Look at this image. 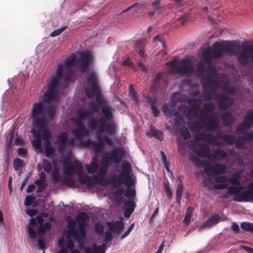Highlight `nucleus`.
Instances as JSON below:
<instances>
[{"mask_svg": "<svg viewBox=\"0 0 253 253\" xmlns=\"http://www.w3.org/2000/svg\"><path fill=\"white\" fill-rule=\"evenodd\" d=\"M239 48V45L235 43L224 41L222 42H216L213 45L211 49H206L202 53V57L205 63L208 65V70L213 76L217 77L221 80L228 82V78L224 74H219L216 68L212 65V59H217L222 57L226 52L229 55H234Z\"/></svg>", "mask_w": 253, "mask_h": 253, "instance_id": "f257e3e1", "label": "nucleus"}, {"mask_svg": "<svg viewBox=\"0 0 253 253\" xmlns=\"http://www.w3.org/2000/svg\"><path fill=\"white\" fill-rule=\"evenodd\" d=\"M31 118L35 126L42 133L41 137L44 143L50 142L51 132L48 129L49 122H52L55 115V108L53 106L44 107L43 103L39 101L33 104Z\"/></svg>", "mask_w": 253, "mask_h": 253, "instance_id": "f03ea898", "label": "nucleus"}, {"mask_svg": "<svg viewBox=\"0 0 253 253\" xmlns=\"http://www.w3.org/2000/svg\"><path fill=\"white\" fill-rule=\"evenodd\" d=\"M72 70H65L62 64L58 65L55 76L51 77L49 83L47 84V90L42 96V100L45 103H50L55 98L58 87L60 85V80L70 81L72 78Z\"/></svg>", "mask_w": 253, "mask_h": 253, "instance_id": "7ed1b4c3", "label": "nucleus"}, {"mask_svg": "<svg viewBox=\"0 0 253 253\" xmlns=\"http://www.w3.org/2000/svg\"><path fill=\"white\" fill-rule=\"evenodd\" d=\"M130 171V165L128 163H123L122 164L121 173L111 181L113 186L118 188L120 187L123 183L127 187L133 186L135 181L129 175Z\"/></svg>", "mask_w": 253, "mask_h": 253, "instance_id": "20e7f679", "label": "nucleus"}, {"mask_svg": "<svg viewBox=\"0 0 253 253\" xmlns=\"http://www.w3.org/2000/svg\"><path fill=\"white\" fill-rule=\"evenodd\" d=\"M107 122L104 118H101L97 120L92 119L88 122V126L91 129L97 130L99 134L106 131L109 134H113L115 131V126L113 122Z\"/></svg>", "mask_w": 253, "mask_h": 253, "instance_id": "39448f33", "label": "nucleus"}, {"mask_svg": "<svg viewBox=\"0 0 253 253\" xmlns=\"http://www.w3.org/2000/svg\"><path fill=\"white\" fill-rule=\"evenodd\" d=\"M75 222L74 220L69 221L68 224V236L72 237L76 242L81 245L84 243L86 236V230L84 226L82 224L78 229L75 230Z\"/></svg>", "mask_w": 253, "mask_h": 253, "instance_id": "423d86ee", "label": "nucleus"}, {"mask_svg": "<svg viewBox=\"0 0 253 253\" xmlns=\"http://www.w3.org/2000/svg\"><path fill=\"white\" fill-rule=\"evenodd\" d=\"M109 231L104 234V242H110L113 239L114 235H119L124 229V224L122 221H115L114 222L108 221L106 223Z\"/></svg>", "mask_w": 253, "mask_h": 253, "instance_id": "0eeeda50", "label": "nucleus"}, {"mask_svg": "<svg viewBox=\"0 0 253 253\" xmlns=\"http://www.w3.org/2000/svg\"><path fill=\"white\" fill-rule=\"evenodd\" d=\"M92 59V55L88 51H81L78 53L77 66L82 73H85L88 69Z\"/></svg>", "mask_w": 253, "mask_h": 253, "instance_id": "6e6552de", "label": "nucleus"}, {"mask_svg": "<svg viewBox=\"0 0 253 253\" xmlns=\"http://www.w3.org/2000/svg\"><path fill=\"white\" fill-rule=\"evenodd\" d=\"M220 82L217 78H213L209 74L201 78V84L204 90H210L212 93L218 90Z\"/></svg>", "mask_w": 253, "mask_h": 253, "instance_id": "1a4fd4ad", "label": "nucleus"}, {"mask_svg": "<svg viewBox=\"0 0 253 253\" xmlns=\"http://www.w3.org/2000/svg\"><path fill=\"white\" fill-rule=\"evenodd\" d=\"M83 167L80 162L70 160L67 161L63 167V169L66 175H72L73 173L78 174L82 172Z\"/></svg>", "mask_w": 253, "mask_h": 253, "instance_id": "9d476101", "label": "nucleus"}, {"mask_svg": "<svg viewBox=\"0 0 253 253\" xmlns=\"http://www.w3.org/2000/svg\"><path fill=\"white\" fill-rule=\"evenodd\" d=\"M252 121H253V112H251V110H248L243 122L237 126L236 132L237 133H245L246 131L252 126Z\"/></svg>", "mask_w": 253, "mask_h": 253, "instance_id": "9b49d317", "label": "nucleus"}, {"mask_svg": "<svg viewBox=\"0 0 253 253\" xmlns=\"http://www.w3.org/2000/svg\"><path fill=\"white\" fill-rule=\"evenodd\" d=\"M174 72L183 76H186L194 72V66L190 61L186 59H182L180 61V65L176 67Z\"/></svg>", "mask_w": 253, "mask_h": 253, "instance_id": "f8f14e48", "label": "nucleus"}, {"mask_svg": "<svg viewBox=\"0 0 253 253\" xmlns=\"http://www.w3.org/2000/svg\"><path fill=\"white\" fill-rule=\"evenodd\" d=\"M233 200L237 202H253V182L250 183L246 190L234 196Z\"/></svg>", "mask_w": 253, "mask_h": 253, "instance_id": "ddd939ff", "label": "nucleus"}, {"mask_svg": "<svg viewBox=\"0 0 253 253\" xmlns=\"http://www.w3.org/2000/svg\"><path fill=\"white\" fill-rule=\"evenodd\" d=\"M215 100L218 103L219 108L222 110H226L231 106L234 102L232 97L224 93L217 94Z\"/></svg>", "mask_w": 253, "mask_h": 253, "instance_id": "4468645a", "label": "nucleus"}, {"mask_svg": "<svg viewBox=\"0 0 253 253\" xmlns=\"http://www.w3.org/2000/svg\"><path fill=\"white\" fill-rule=\"evenodd\" d=\"M247 53L253 54V47L251 45H246L243 47L237 57L238 62L243 66L247 65L249 63L250 56Z\"/></svg>", "mask_w": 253, "mask_h": 253, "instance_id": "2eb2a0df", "label": "nucleus"}, {"mask_svg": "<svg viewBox=\"0 0 253 253\" xmlns=\"http://www.w3.org/2000/svg\"><path fill=\"white\" fill-rule=\"evenodd\" d=\"M190 160L194 163L196 166L199 168H204L205 172L208 175L213 172V167L212 168L211 164L208 161H203L195 156H191Z\"/></svg>", "mask_w": 253, "mask_h": 253, "instance_id": "dca6fc26", "label": "nucleus"}, {"mask_svg": "<svg viewBox=\"0 0 253 253\" xmlns=\"http://www.w3.org/2000/svg\"><path fill=\"white\" fill-rule=\"evenodd\" d=\"M92 114L91 111L86 109H81L77 113L75 118H71V120L74 124H83L84 121L89 119V117Z\"/></svg>", "mask_w": 253, "mask_h": 253, "instance_id": "f3484780", "label": "nucleus"}, {"mask_svg": "<svg viewBox=\"0 0 253 253\" xmlns=\"http://www.w3.org/2000/svg\"><path fill=\"white\" fill-rule=\"evenodd\" d=\"M74 124L76 127L72 129V133L77 139H81L87 134L88 131L83 124Z\"/></svg>", "mask_w": 253, "mask_h": 253, "instance_id": "a211bd4d", "label": "nucleus"}, {"mask_svg": "<svg viewBox=\"0 0 253 253\" xmlns=\"http://www.w3.org/2000/svg\"><path fill=\"white\" fill-rule=\"evenodd\" d=\"M214 180L218 184H214L213 188L215 189L221 190L225 189L228 187L227 183L228 177L225 175L217 176L214 177Z\"/></svg>", "mask_w": 253, "mask_h": 253, "instance_id": "6ab92c4d", "label": "nucleus"}, {"mask_svg": "<svg viewBox=\"0 0 253 253\" xmlns=\"http://www.w3.org/2000/svg\"><path fill=\"white\" fill-rule=\"evenodd\" d=\"M124 154L122 148H114L109 155V159L113 163H117L119 162Z\"/></svg>", "mask_w": 253, "mask_h": 253, "instance_id": "aec40b11", "label": "nucleus"}, {"mask_svg": "<svg viewBox=\"0 0 253 253\" xmlns=\"http://www.w3.org/2000/svg\"><path fill=\"white\" fill-rule=\"evenodd\" d=\"M100 91L101 90L99 83L91 84L90 87H87L85 89L86 96L89 98H92L96 94Z\"/></svg>", "mask_w": 253, "mask_h": 253, "instance_id": "412c9836", "label": "nucleus"}, {"mask_svg": "<svg viewBox=\"0 0 253 253\" xmlns=\"http://www.w3.org/2000/svg\"><path fill=\"white\" fill-rule=\"evenodd\" d=\"M194 152L200 157L206 158L210 152V148L205 143H200L198 148L194 150Z\"/></svg>", "mask_w": 253, "mask_h": 253, "instance_id": "4be33fe9", "label": "nucleus"}, {"mask_svg": "<svg viewBox=\"0 0 253 253\" xmlns=\"http://www.w3.org/2000/svg\"><path fill=\"white\" fill-rule=\"evenodd\" d=\"M195 138L198 141H206L210 143L215 142V137L211 134H208L205 132H201L195 136Z\"/></svg>", "mask_w": 253, "mask_h": 253, "instance_id": "5701e85b", "label": "nucleus"}, {"mask_svg": "<svg viewBox=\"0 0 253 253\" xmlns=\"http://www.w3.org/2000/svg\"><path fill=\"white\" fill-rule=\"evenodd\" d=\"M219 123L216 119L210 118L205 124V128L209 131H216L219 129Z\"/></svg>", "mask_w": 253, "mask_h": 253, "instance_id": "b1692460", "label": "nucleus"}, {"mask_svg": "<svg viewBox=\"0 0 253 253\" xmlns=\"http://www.w3.org/2000/svg\"><path fill=\"white\" fill-rule=\"evenodd\" d=\"M201 106L196 105V106H188L187 105H183L179 107V108L181 110H184V111L187 112V116L189 117L191 115H193L194 116H196L198 115V112L199 111V108Z\"/></svg>", "mask_w": 253, "mask_h": 253, "instance_id": "393cba45", "label": "nucleus"}, {"mask_svg": "<svg viewBox=\"0 0 253 253\" xmlns=\"http://www.w3.org/2000/svg\"><path fill=\"white\" fill-rule=\"evenodd\" d=\"M101 112L103 117L107 122H110L112 120L113 117V109L112 107L108 105L102 106Z\"/></svg>", "mask_w": 253, "mask_h": 253, "instance_id": "a878e982", "label": "nucleus"}, {"mask_svg": "<svg viewBox=\"0 0 253 253\" xmlns=\"http://www.w3.org/2000/svg\"><path fill=\"white\" fill-rule=\"evenodd\" d=\"M163 111L165 115L169 118H171L173 116L178 117L179 115V112L175 111L173 107L169 106L167 104L163 106Z\"/></svg>", "mask_w": 253, "mask_h": 253, "instance_id": "bb28decb", "label": "nucleus"}, {"mask_svg": "<svg viewBox=\"0 0 253 253\" xmlns=\"http://www.w3.org/2000/svg\"><path fill=\"white\" fill-rule=\"evenodd\" d=\"M221 119L225 126H231L235 122V119L230 112L224 113L221 115Z\"/></svg>", "mask_w": 253, "mask_h": 253, "instance_id": "cd10ccee", "label": "nucleus"}, {"mask_svg": "<svg viewBox=\"0 0 253 253\" xmlns=\"http://www.w3.org/2000/svg\"><path fill=\"white\" fill-rule=\"evenodd\" d=\"M216 137L219 139H223L229 145H232L235 141V137L232 134H226L221 132H217Z\"/></svg>", "mask_w": 253, "mask_h": 253, "instance_id": "c85d7f7f", "label": "nucleus"}, {"mask_svg": "<svg viewBox=\"0 0 253 253\" xmlns=\"http://www.w3.org/2000/svg\"><path fill=\"white\" fill-rule=\"evenodd\" d=\"M85 168L87 172L89 174H93L95 173L98 169V160L96 157L93 158V161L90 165H86Z\"/></svg>", "mask_w": 253, "mask_h": 253, "instance_id": "c756f323", "label": "nucleus"}, {"mask_svg": "<svg viewBox=\"0 0 253 253\" xmlns=\"http://www.w3.org/2000/svg\"><path fill=\"white\" fill-rule=\"evenodd\" d=\"M31 132L33 134L34 137V139L32 141V145L35 147L39 148L42 145L40 135L38 133L37 131L35 128H33L31 130Z\"/></svg>", "mask_w": 253, "mask_h": 253, "instance_id": "7c9ffc66", "label": "nucleus"}, {"mask_svg": "<svg viewBox=\"0 0 253 253\" xmlns=\"http://www.w3.org/2000/svg\"><path fill=\"white\" fill-rule=\"evenodd\" d=\"M14 136V127L13 128L12 130L10 131L8 133L6 137L5 147L7 151H9L11 149L12 146L13 140Z\"/></svg>", "mask_w": 253, "mask_h": 253, "instance_id": "2f4dec72", "label": "nucleus"}, {"mask_svg": "<svg viewBox=\"0 0 253 253\" xmlns=\"http://www.w3.org/2000/svg\"><path fill=\"white\" fill-rule=\"evenodd\" d=\"M189 143L188 141L177 139V148L178 151L181 156H184L186 154V145Z\"/></svg>", "mask_w": 253, "mask_h": 253, "instance_id": "473e14b6", "label": "nucleus"}, {"mask_svg": "<svg viewBox=\"0 0 253 253\" xmlns=\"http://www.w3.org/2000/svg\"><path fill=\"white\" fill-rule=\"evenodd\" d=\"M68 138V134L66 132H62L58 137V144L60 148L65 147Z\"/></svg>", "mask_w": 253, "mask_h": 253, "instance_id": "72a5a7b5", "label": "nucleus"}, {"mask_svg": "<svg viewBox=\"0 0 253 253\" xmlns=\"http://www.w3.org/2000/svg\"><path fill=\"white\" fill-rule=\"evenodd\" d=\"M242 189V187L239 186L230 185L227 187V194L236 196L239 195Z\"/></svg>", "mask_w": 253, "mask_h": 253, "instance_id": "f704fd0d", "label": "nucleus"}, {"mask_svg": "<svg viewBox=\"0 0 253 253\" xmlns=\"http://www.w3.org/2000/svg\"><path fill=\"white\" fill-rule=\"evenodd\" d=\"M51 228V224L49 222H46L40 225L38 227V233L43 236L44 235L45 232L50 230Z\"/></svg>", "mask_w": 253, "mask_h": 253, "instance_id": "c9c22d12", "label": "nucleus"}, {"mask_svg": "<svg viewBox=\"0 0 253 253\" xmlns=\"http://www.w3.org/2000/svg\"><path fill=\"white\" fill-rule=\"evenodd\" d=\"M226 170V166L219 163H216L213 167V172L215 174H223Z\"/></svg>", "mask_w": 253, "mask_h": 253, "instance_id": "e433bc0d", "label": "nucleus"}, {"mask_svg": "<svg viewBox=\"0 0 253 253\" xmlns=\"http://www.w3.org/2000/svg\"><path fill=\"white\" fill-rule=\"evenodd\" d=\"M86 80L90 84L99 83L96 74L93 71H90L88 73Z\"/></svg>", "mask_w": 253, "mask_h": 253, "instance_id": "4c0bfd02", "label": "nucleus"}, {"mask_svg": "<svg viewBox=\"0 0 253 253\" xmlns=\"http://www.w3.org/2000/svg\"><path fill=\"white\" fill-rule=\"evenodd\" d=\"M85 253H105V251L98 246L93 245L92 247L89 246L85 249Z\"/></svg>", "mask_w": 253, "mask_h": 253, "instance_id": "58836bf2", "label": "nucleus"}, {"mask_svg": "<svg viewBox=\"0 0 253 253\" xmlns=\"http://www.w3.org/2000/svg\"><path fill=\"white\" fill-rule=\"evenodd\" d=\"M24 166V161L19 158H16L13 161V167L16 171L20 170L19 175H20L22 168Z\"/></svg>", "mask_w": 253, "mask_h": 253, "instance_id": "ea45409f", "label": "nucleus"}, {"mask_svg": "<svg viewBox=\"0 0 253 253\" xmlns=\"http://www.w3.org/2000/svg\"><path fill=\"white\" fill-rule=\"evenodd\" d=\"M240 178L241 176L239 173H234L227 181L233 185L239 186L240 184Z\"/></svg>", "mask_w": 253, "mask_h": 253, "instance_id": "a19ab883", "label": "nucleus"}, {"mask_svg": "<svg viewBox=\"0 0 253 253\" xmlns=\"http://www.w3.org/2000/svg\"><path fill=\"white\" fill-rule=\"evenodd\" d=\"M184 187L182 182L180 183L177 187L176 191V202L180 204L181 202V198L183 194Z\"/></svg>", "mask_w": 253, "mask_h": 253, "instance_id": "79ce46f5", "label": "nucleus"}, {"mask_svg": "<svg viewBox=\"0 0 253 253\" xmlns=\"http://www.w3.org/2000/svg\"><path fill=\"white\" fill-rule=\"evenodd\" d=\"M71 175H66L65 177H63V185H65L71 188L74 187V180Z\"/></svg>", "mask_w": 253, "mask_h": 253, "instance_id": "37998d69", "label": "nucleus"}, {"mask_svg": "<svg viewBox=\"0 0 253 253\" xmlns=\"http://www.w3.org/2000/svg\"><path fill=\"white\" fill-rule=\"evenodd\" d=\"M151 6L154 11L158 14L161 13L163 12V7L160 0H157L153 2Z\"/></svg>", "mask_w": 253, "mask_h": 253, "instance_id": "c03bdc74", "label": "nucleus"}, {"mask_svg": "<svg viewBox=\"0 0 253 253\" xmlns=\"http://www.w3.org/2000/svg\"><path fill=\"white\" fill-rule=\"evenodd\" d=\"M66 65L68 66L77 65V56L75 53L71 54L70 56L67 58Z\"/></svg>", "mask_w": 253, "mask_h": 253, "instance_id": "a18cd8bd", "label": "nucleus"}, {"mask_svg": "<svg viewBox=\"0 0 253 253\" xmlns=\"http://www.w3.org/2000/svg\"><path fill=\"white\" fill-rule=\"evenodd\" d=\"M150 132L152 135L160 140L164 139V135L162 131L158 130L153 127H150Z\"/></svg>", "mask_w": 253, "mask_h": 253, "instance_id": "49530a36", "label": "nucleus"}, {"mask_svg": "<svg viewBox=\"0 0 253 253\" xmlns=\"http://www.w3.org/2000/svg\"><path fill=\"white\" fill-rule=\"evenodd\" d=\"M188 126L190 130L194 132L198 131L202 128L201 124L198 121L189 123Z\"/></svg>", "mask_w": 253, "mask_h": 253, "instance_id": "de8ad7c7", "label": "nucleus"}, {"mask_svg": "<svg viewBox=\"0 0 253 253\" xmlns=\"http://www.w3.org/2000/svg\"><path fill=\"white\" fill-rule=\"evenodd\" d=\"M99 181V176L96 175H93V177L89 178V180L86 182V186L89 188H93L96 183L97 181Z\"/></svg>", "mask_w": 253, "mask_h": 253, "instance_id": "09e8293b", "label": "nucleus"}, {"mask_svg": "<svg viewBox=\"0 0 253 253\" xmlns=\"http://www.w3.org/2000/svg\"><path fill=\"white\" fill-rule=\"evenodd\" d=\"M202 109L204 110L208 114H212L214 110V105L212 103L209 102L204 103Z\"/></svg>", "mask_w": 253, "mask_h": 253, "instance_id": "8fccbe9b", "label": "nucleus"}, {"mask_svg": "<svg viewBox=\"0 0 253 253\" xmlns=\"http://www.w3.org/2000/svg\"><path fill=\"white\" fill-rule=\"evenodd\" d=\"M198 74L199 77H201L206 72V66L205 63L202 62H199L197 64Z\"/></svg>", "mask_w": 253, "mask_h": 253, "instance_id": "3c124183", "label": "nucleus"}, {"mask_svg": "<svg viewBox=\"0 0 253 253\" xmlns=\"http://www.w3.org/2000/svg\"><path fill=\"white\" fill-rule=\"evenodd\" d=\"M247 141L246 137L244 136L239 137L237 140L235 141V145L237 148L239 149L243 146L245 142Z\"/></svg>", "mask_w": 253, "mask_h": 253, "instance_id": "603ef678", "label": "nucleus"}, {"mask_svg": "<svg viewBox=\"0 0 253 253\" xmlns=\"http://www.w3.org/2000/svg\"><path fill=\"white\" fill-rule=\"evenodd\" d=\"M202 103V100L200 97H198L197 98H191L187 101V103L190 105V106L200 105L201 106Z\"/></svg>", "mask_w": 253, "mask_h": 253, "instance_id": "864d4df0", "label": "nucleus"}, {"mask_svg": "<svg viewBox=\"0 0 253 253\" xmlns=\"http://www.w3.org/2000/svg\"><path fill=\"white\" fill-rule=\"evenodd\" d=\"M144 42L142 40L137 41L135 42V45L136 47H140L141 49L138 52V54L140 56L143 57L144 56Z\"/></svg>", "mask_w": 253, "mask_h": 253, "instance_id": "5fc2aeb1", "label": "nucleus"}, {"mask_svg": "<svg viewBox=\"0 0 253 253\" xmlns=\"http://www.w3.org/2000/svg\"><path fill=\"white\" fill-rule=\"evenodd\" d=\"M27 229L30 237L31 239L36 238L37 233L34 229V225H30V223H29V225L27 226Z\"/></svg>", "mask_w": 253, "mask_h": 253, "instance_id": "6e6d98bb", "label": "nucleus"}, {"mask_svg": "<svg viewBox=\"0 0 253 253\" xmlns=\"http://www.w3.org/2000/svg\"><path fill=\"white\" fill-rule=\"evenodd\" d=\"M241 228L245 231L253 233V224L248 222H243L241 224Z\"/></svg>", "mask_w": 253, "mask_h": 253, "instance_id": "4d7b16f0", "label": "nucleus"}, {"mask_svg": "<svg viewBox=\"0 0 253 253\" xmlns=\"http://www.w3.org/2000/svg\"><path fill=\"white\" fill-rule=\"evenodd\" d=\"M210 116L209 114L201 109L198 114V118L201 121L203 122L209 119Z\"/></svg>", "mask_w": 253, "mask_h": 253, "instance_id": "13d9d810", "label": "nucleus"}, {"mask_svg": "<svg viewBox=\"0 0 253 253\" xmlns=\"http://www.w3.org/2000/svg\"><path fill=\"white\" fill-rule=\"evenodd\" d=\"M78 180L81 184H85L89 180V176L83 172H80L78 174Z\"/></svg>", "mask_w": 253, "mask_h": 253, "instance_id": "bf43d9fd", "label": "nucleus"}, {"mask_svg": "<svg viewBox=\"0 0 253 253\" xmlns=\"http://www.w3.org/2000/svg\"><path fill=\"white\" fill-rule=\"evenodd\" d=\"M43 169L46 172H49L52 169L51 164L47 160L43 159L42 162Z\"/></svg>", "mask_w": 253, "mask_h": 253, "instance_id": "052dcab7", "label": "nucleus"}, {"mask_svg": "<svg viewBox=\"0 0 253 253\" xmlns=\"http://www.w3.org/2000/svg\"><path fill=\"white\" fill-rule=\"evenodd\" d=\"M125 209H127L131 211H134L136 206L135 202L132 200H128L125 203Z\"/></svg>", "mask_w": 253, "mask_h": 253, "instance_id": "680f3d73", "label": "nucleus"}, {"mask_svg": "<svg viewBox=\"0 0 253 253\" xmlns=\"http://www.w3.org/2000/svg\"><path fill=\"white\" fill-rule=\"evenodd\" d=\"M104 228L103 224L99 222H97L94 225L95 232L100 236L103 235Z\"/></svg>", "mask_w": 253, "mask_h": 253, "instance_id": "e2e57ef3", "label": "nucleus"}, {"mask_svg": "<svg viewBox=\"0 0 253 253\" xmlns=\"http://www.w3.org/2000/svg\"><path fill=\"white\" fill-rule=\"evenodd\" d=\"M215 154L219 158V160L224 159L227 156V153L223 149H215Z\"/></svg>", "mask_w": 253, "mask_h": 253, "instance_id": "0e129e2a", "label": "nucleus"}, {"mask_svg": "<svg viewBox=\"0 0 253 253\" xmlns=\"http://www.w3.org/2000/svg\"><path fill=\"white\" fill-rule=\"evenodd\" d=\"M43 222V218L41 215H38L36 217L35 219L32 218L29 223L30 225H35L36 223H37L38 224H40V225L42 224Z\"/></svg>", "mask_w": 253, "mask_h": 253, "instance_id": "69168bd1", "label": "nucleus"}, {"mask_svg": "<svg viewBox=\"0 0 253 253\" xmlns=\"http://www.w3.org/2000/svg\"><path fill=\"white\" fill-rule=\"evenodd\" d=\"M163 78V74L161 73L157 74L153 80V85L155 87H160L159 82Z\"/></svg>", "mask_w": 253, "mask_h": 253, "instance_id": "338daca9", "label": "nucleus"}, {"mask_svg": "<svg viewBox=\"0 0 253 253\" xmlns=\"http://www.w3.org/2000/svg\"><path fill=\"white\" fill-rule=\"evenodd\" d=\"M108 168H105L103 167H101L99 169V172H98V175H97V176H99V179L102 180L105 176L106 175L107 172H108Z\"/></svg>", "mask_w": 253, "mask_h": 253, "instance_id": "774afa93", "label": "nucleus"}]
</instances>
